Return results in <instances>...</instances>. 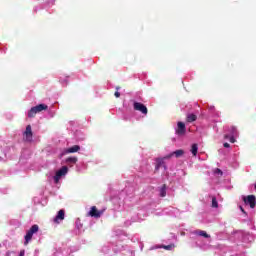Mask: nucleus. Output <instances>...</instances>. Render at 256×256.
I'll use <instances>...</instances> for the list:
<instances>
[{
  "label": "nucleus",
  "mask_w": 256,
  "mask_h": 256,
  "mask_svg": "<svg viewBox=\"0 0 256 256\" xmlns=\"http://www.w3.org/2000/svg\"><path fill=\"white\" fill-rule=\"evenodd\" d=\"M171 159V155H166L164 157L155 158V171H159L163 167L164 171H167V164L165 161Z\"/></svg>",
  "instance_id": "obj_1"
},
{
  "label": "nucleus",
  "mask_w": 256,
  "mask_h": 256,
  "mask_svg": "<svg viewBox=\"0 0 256 256\" xmlns=\"http://www.w3.org/2000/svg\"><path fill=\"white\" fill-rule=\"evenodd\" d=\"M217 171H218V173H221V174L223 173V172H221V170H220V169H217Z\"/></svg>",
  "instance_id": "obj_28"
},
{
  "label": "nucleus",
  "mask_w": 256,
  "mask_h": 256,
  "mask_svg": "<svg viewBox=\"0 0 256 256\" xmlns=\"http://www.w3.org/2000/svg\"><path fill=\"white\" fill-rule=\"evenodd\" d=\"M224 139H230V138H229V135H227V134L224 135Z\"/></svg>",
  "instance_id": "obj_26"
},
{
  "label": "nucleus",
  "mask_w": 256,
  "mask_h": 256,
  "mask_svg": "<svg viewBox=\"0 0 256 256\" xmlns=\"http://www.w3.org/2000/svg\"><path fill=\"white\" fill-rule=\"evenodd\" d=\"M65 219V210H59L58 214L54 218V223L59 224V221H63Z\"/></svg>",
  "instance_id": "obj_10"
},
{
  "label": "nucleus",
  "mask_w": 256,
  "mask_h": 256,
  "mask_svg": "<svg viewBox=\"0 0 256 256\" xmlns=\"http://www.w3.org/2000/svg\"><path fill=\"white\" fill-rule=\"evenodd\" d=\"M19 256H25V250H21Z\"/></svg>",
  "instance_id": "obj_25"
},
{
  "label": "nucleus",
  "mask_w": 256,
  "mask_h": 256,
  "mask_svg": "<svg viewBox=\"0 0 256 256\" xmlns=\"http://www.w3.org/2000/svg\"><path fill=\"white\" fill-rule=\"evenodd\" d=\"M24 135V140L27 141L28 143H31L33 141V130L31 129V125L26 126V130L23 133Z\"/></svg>",
  "instance_id": "obj_8"
},
{
  "label": "nucleus",
  "mask_w": 256,
  "mask_h": 256,
  "mask_svg": "<svg viewBox=\"0 0 256 256\" xmlns=\"http://www.w3.org/2000/svg\"><path fill=\"white\" fill-rule=\"evenodd\" d=\"M186 121L188 123H193L194 121H197V115H195V114H188L187 118H186Z\"/></svg>",
  "instance_id": "obj_14"
},
{
  "label": "nucleus",
  "mask_w": 256,
  "mask_h": 256,
  "mask_svg": "<svg viewBox=\"0 0 256 256\" xmlns=\"http://www.w3.org/2000/svg\"><path fill=\"white\" fill-rule=\"evenodd\" d=\"M240 210L242 211V213H244V215H247V212L245 211V209H243L242 206H240Z\"/></svg>",
  "instance_id": "obj_24"
},
{
  "label": "nucleus",
  "mask_w": 256,
  "mask_h": 256,
  "mask_svg": "<svg viewBox=\"0 0 256 256\" xmlns=\"http://www.w3.org/2000/svg\"><path fill=\"white\" fill-rule=\"evenodd\" d=\"M168 155H170L171 157L175 156L176 159H179V157H183V155H185V151L182 150V149H179V150H176L174 152H171Z\"/></svg>",
  "instance_id": "obj_11"
},
{
  "label": "nucleus",
  "mask_w": 256,
  "mask_h": 256,
  "mask_svg": "<svg viewBox=\"0 0 256 256\" xmlns=\"http://www.w3.org/2000/svg\"><path fill=\"white\" fill-rule=\"evenodd\" d=\"M66 163L75 165V163H77V157H68Z\"/></svg>",
  "instance_id": "obj_17"
},
{
  "label": "nucleus",
  "mask_w": 256,
  "mask_h": 256,
  "mask_svg": "<svg viewBox=\"0 0 256 256\" xmlns=\"http://www.w3.org/2000/svg\"><path fill=\"white\" fill-rule=\"evenodd\" d=\"M68 171H69V168H67V166H63L60 170H58L56 172V175L54 176L55 183H59V180L61 179V177H63L64 175H67Z\"/></svg>",
  "instance_id": "obj_7"
},
{
  "label": "nucleus",
  "mask_w": 256,
  "mask_h": 256,
  "mask_svg": "<svg viewBox=\"0 0 256 256\" xmlns=\"http://www.w3.org/2000/svg\"><path fill=\"white\" fill-rule=\"evenodd\" d=\"M187 132V128L185 127V123L178 122L177 123V129H176V135H184Z\"/></svg>",
  "instance_id": "obj_9"
},
{
  "label": "nucleus",
  "mask_w": 256,
  "mask_h": 256,
  "mask_svg": "<svg viewBox=\"0 0 256 256\" xmlns=\"http://www.w3.org/2000/svg\"><path fill=\"white\" fill-rule=\"evenodd\" d=\"M199 151V147L197 144H193L191 147V153L194 157H197V152Z\"/></svg>",
  "instance_id": "obj_16"
},
{
  "label": "nucleus",
  "mask_w": 256,
  "mask_h": 256,
  "mask_svg": "<svg viewBox=\"0 0 256 256\" xmlns=\"http://www.w3.org/2000/svg\"><path fill=\"white\" fill-rule=\"evenodd\" d=\"M103 210H98L97 206H92L88 212V217H94V219H99L103 215Z\"/></svg>",
  "instance_id": "obj_4"
},
{
  "label": "nucleus",
  "mask_w": 256,
  "mask_h": 256,
  "mask_svg": "<svg viewBox=\"0 0 256 256\" xmlns=\"http://www.w3.org/2000/svg\"><path fill=\"white\" fill-rule=\"evenodd\" d=\"M223 147H225L226 149H229L231 147V145L229 143L225 142L223 144Z\"/></svg>",
  "instance_id": "obj_21"
},
{
  "label": "nucleus",
  "mask_w": 256,
  "mask_h": 256,
  "mask_svg": "<svg viewBox=\"0 0 256 256\" xmlns=\"http://www.w3.org/2000/svg\"><path fill=\"white\" fill-rule=\"evenodd\" d=\"M194 235H198L199 237H204L205 239H209V237H211V235L207 234V232L203 230H196L194 232Z\"/></svg>",
  "instance_id": "obj_12"
},
{
  "label": "nucleus",
  "mask_w": 256,
  "mask_h": 256,
  "mask_svg": "<svg viewBox=\"0 0 256 256\" xmlns=\"http://www.w3.org/2000/svg\"><path fill=\"white\" fill-rule=\"evenodd\" d=\"M243 201L246 205L250 206V209H255V207H256L255 195H248L247 197H243Z\"/></svg>",
  "instance_id": "obj_6"
},
{
  "label": "nucleus",
  "mask_w": 256,
  "mask_h": 256,
  "mask_svg": "<svg viewBox=\"0 0 256 256\" xmlns=\"http://www.w3.org/2000/svg\"><path fill=\"white\" fill-rule=\"evenodd\" d=\"M60 83H63V80H60Z\"/></svg>",
  "instance_id": "obj_29"
},
{
  "label": "nucleus",
  "mask_w": 256,
  "mask_h": 256,
  "mask_svg": "<svg viewBox=\"0 0 256 256\" xmlns=\"http://www.w3.org/2000/svg\"><path fill=\"white\" fill-rule=\"evenodd\" d=\"M39 231V225L34 224L33 226H31V228L27 231L26 235L24 236V245H29V242L31 241V239H33V235H35V233H37Z\"/></svg>",
  "instance_id": "obj_3"
},
{
  "label": "nucleus",
  "mask_w": 256,
  "mask_h": 256,
  "mask_svg": "<svg viewBox=\"0 0 256 256\" xmlns=\"http://www.w3.org/2000/svg\"><path fill=\"white\" fill-rule=\"evenodd\" d=\"M167 196V185L164 184L161 188H160V197H166Z\"/></svg>",
  "instance_id": "obj_15"
},
{
  "label": "nucleus",
  "mask_w": 256,
  "mask_h": 256,
  "mask_svg": "<svg viewBox=\"0 0 256 256\" xmlns=\"http://www.w3.org/2000/svg\"><path fill=\"white\" fill-rule=\"evenodd\" d=\"M133 107L135 111H140L142 115H147V113H149L147 106L141 102H134Z\"/></svg>",
  "instance_id": "obj_5"
},
{
  "label": "nucleus",
  "mask_w": 256,
  "mask_h": 256,
  "mask_svg": "<svg viewBox=\"0 0 256 256\" xmlns=\"http://www.w3.org/2000/svg\"><path fill=\"white\" fill-rule=\"evenodd\" d=\"M47 109H49V106H47L46 104H39L37 106H34L29 110L28 117L30 119H33V117H35L37 113H41V111H47Z\"/></svg>",
  "instance_id": "obj_2"
},
{
  "label": "nucleus",
  "mask_w": 256,
  "mask_h": 256,
  "mask_svg": "<svg viewBox=\"0 0 256 256\" xmlns=\"http://www.w3.org/2000/svg\"><path fill=\"white\" fill-rule=\"evenodd\" d=\"M230 131H231V135H237V127L232 126V127L230 128Z\"/></svg>",
  "instance_id": "obj_20"
},
{
  "label": "nucleus",
  "mask_w": 256,
  "mask_h": 256,
  "mask_svg": "<svg viewBox=\"0 0 256 256\" xmlns=\"http://www.w3.org/2000/svg\"><path fill=\"white\" fill-rule=\"evenodd\" d=\"M119 89H121V86L116 87V91H119Z\"/></svg>",
  "instance_id": "obj_27"
},
{
  "label": "nucleus",
  "mask_w": 256,
  "mask_h": 256,
  "mask_svg": "<svg viewBox=\"0 0 256 256\" xmlns=\"http://www.w3.org/2000/svg\"><path fill=\"white\" fill-rule=\"evenodd\" d=\"M78 151H81V146L74 145L66 150V153H77Z\"/></svg>",
  "instance_id": "obj_13"
},
{
  "label": "nucleus",
  "mask_w": 256,
  "mask_h": 256,
  "mask_svg": "<svg viewBox=\"0 0 256 256\" xmlns=\"http://www.w3.org/2000/svg\"><path fill=\"white\" fill-rule=\"evenodd\" d=\"M175 247V244H170V245H164L162 246L163 249H166V251H171V249Z\"/></svg>",
  "instance_id": "obj_19"
},
{
  "label": "nucleus",
  "mask_w": 256,
  "mask_h": 256,
  "mask_svg": "<svg viewBox=\"0 0 256 256\" xmlns=\"http://www.w3.org/2000/svg\"><path fill=\"white\" fill-rule=\"evenodd\" d=\"M234 135H232L230 138H229V141L230 143H235V137H233Z\"/></svg>",
  "instance_id": "obj_22"
},
{
  "label": "nucleus",
  "mask_w": 256,
  "mask_h": 256,
  "mask_svg": "<svg viewBox=\"0 0 256 256\" xmlns=\"http://www.w3.org/2000/svg\"><path fill=\"white\" fill-rule=\"evenodd\" d=\"M212 207H214L215 209L219 207V203L217 202V198L215 197L212 198Z\"/></svg>",
  "instance_id": "obj_18"
},
{
  "label": "nucleus",
  "mask_w": 256,
  "mask_h": 256,
  "mask_svg": "<svg viewBox=\"0 0 256 256\" xmlns=\"http://www.w3.org/2000/svg\"><path fill=\"white\" fill-rule=\"evenodd\" d=\"M114 95H115V97H117V98L121 97V93H119V91H116V92L114 93Z\"/></svg>",
  "instance_id": "obj_23"
}]
</instances>
